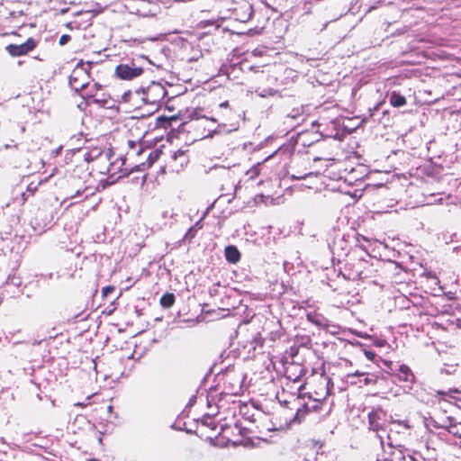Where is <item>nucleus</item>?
<instances>
[{"label":"nucleus","instance_id":"obj_1","mask_svg":"<svg viewBox=\"0 0 461 461\" xmlns=\"http://www.w3.org/2000/svg\"><path fill=\"white\" fill-rule=\"evenodd\" d=\"M323 380L325 382V387L321 393L315 392L316 397L311 393L298 395L290 394L289 399L283 401L291 411H296V415H298L300 420L303 419L305 414L319 411L322 405V400L330 393L329 384L330 379L324 377Z\"/></svg>","mask_w":461,"mask_h":461},{"label":"nucleus","instance_id":"obj_2","mask_svg":"<svg viewBox=\"0 0 461 461\" xmlns=\"http://www.w3.org/2000/svg\"><path fill=\"white\" fill-rule=\"evenodd\" d=\"M98 171L101 174L107 175L105 180H101L100 185L104 189L106 186L113 185L120 178L128 176L132 171H137L134 166H127L126 158L121 155L113 158V157L105 164L98 167Z\"/></svg>","mask_w":461,"mask_h":461},{"label":"nucleus","instance_id":"obj_3","mask_svg":"<svg viewBox=\"0 0 461 461\" xmlns=\"http://www.w3.org/2000/svg\"><path fill=\"white\" fill-rule=\"evenodd\" d=\"M276 399L279 402V406L275 410L273 413V417L271 422L273 427L267 428L268 430H280L287 428L292 421L301 422L298 415H296L295 411H291V409L283 402L284 400L289 399L285 397V393L283 391L282 393H276Z\"/></svg>","mask_w":461,"mask_h":461},{"label":"nucleus","instance_id":"obj_4","mask_svg":"<svg viewBox=\"0 0 461 461\" xmlns=\"http://www.w3.org/2000/svg\"><path fill=\"white\" fill-rule=\"evenodd\" d=\"M162 151L159 149H150L149 148L143 147L142 144L135 140H128V151L126 157L128 158H134L144 155L147 158L146 162H140V164L134 165L137 171L144 170L150 167L161 156Z\"/></svg>","mask_w":461,"mask_h":461},{"label":"nucleus","instance_id":"obj_5","mask_svg":"<svg viewBox=\"0 0 461 461\" xmlns=\"http://www.w3.org/2000/svg\"><path fill=\"white\" fill-rule=\"evenodd\" d=\"M167 83L152 81L146 87H140L141 103L158 107L167 97Z\"/></svg>","mask_w":461,"mask_h":461},{"label":"nucleus","instance_id":"obj_6","mask_svg":"<svg viewBox=\"0 0 461 461\" xmlns=\"http://www.w3.org/2000/svg\"><path fill=\"white\" fill-rule=\"evenodd\" d=\"M372 266L363 258H350L345 265L344 276L348 280H363L370 276Z\"/></svg>","mask_w":461,"mask_h":461},{"label":"nucleus","instance_id":"obj_7","mask_svg":"<svg viewBox=\"0 0 461 461\" xmlns=\"http://www.w3.org/2000/svg\"><path fill=\"white\" fill-rule=\"evenodd\" d=\"M93 62L80 60L69 77V86L76 92L89 88V70Z\"/></svg>","mask_w":461,"mask_h":461},{"label":"nucleus","instance_id":"obj_8","mask_svg":"<svg viewBox=\"0 0 461 461\" xmlns=\"http://www.w3.org/2000/svg\"><path fill=\"white\" fill-rule=\"evenodd\" d=\"M125 6L132 14H136L143 17H149L157 14L158 2V0H128Z\"/></svg>","mask_w":461,"mask_h":461},{"label":"nucleus","instance_id":"obj_9","mask_svg":"<svg viewBox=\"0 0 461 461\" xmlns=\"http://www.w3.org/2000/svg\"><path fill=\"white\" fill-rule=\"evenodd\" d=\"M224 393L230 395H238L242 392L244 375L241 372L227 370L222 375Z\"/></svg>","mask_w":461,"mask_h":461},{"label":"nucleus","instance_id":"obj_10","mask_svg":"<svg viewBox=\"0 0 461 461\" xmlns=\"http://www.w3.org/2000/svg\"><path fill=\"white\" fill-rule=\"evenodd\" d=\"M144 73V68L138 66L134 61L121 63L114 69V76L125 81H131L140 77Z\"/></svg>","mask_w":461,"mask_h":461},{"label":"nucleus","instance_id":"obj_11","mask_svg":"<svg viewBox=\"0 0 461 461\" xmlns=\"http://www.w3.org/2000/svg\"><path fill=\"white\" fill-rule=\"evenodd\" d=\"M75 176H71L70 185L72 187H76V190H71L70 194L67 197V199L75 200L74 203H79L85 199H87L89 196L95 194V191L98 187H94L91 185H86L84 182L83 185H79L77 183Z\"/></svg>","mask_w":461,"mask_h":461},{"label":"nucleus","instance_id":"obj_12","mask_svg":"<svg viewBox=\"0 0 461 461\" xmlns=\"http://www.w3.org/2000/svg\"><path fill=\"white\" fill-rule=\"evenodd\" d=\"M113 157H114L113 151L109 149L106 151H103L100 148L95 147L91 149L83 150V158L86 162H96V168L101 167L102 164H105L109 161Z\"/></svg>","mask_w":461,"mask_h":461},{"label":"nucleus","instance_id":"obj_13","mask_svg":"<svg viewBox=\"0 0 461 461\" xmlns=\"http://www.w3.org/2000/svg\"><path fill=\"white\" fill-rule=\"evenodd\" d=\"M385 416V411L381 408L372 410L368 413L369 429L377 433V437L380 438L381 444H383L384 441L383 437L379 435V432L384 430Z\"/></svg>","mask_w":461,"mask_h":461},{"label":"nucleus","instance_id":"obj_14","mask_svg":"<svg viewBox=\"0 0 461 461\" xmlns=\"http://www.w3.org/2000/svg\"><path fill=\"white\" fill-rule=\"evenodd\" d=\"M392 375L396 376L399 381L404 382L407 385L411 388V385L415 382V375L411 369L405 364H395L390 367Z\"/></svg>","mask_w":461,"mask_h":461},{"label":"nucleus","instance_id":"obj_15","mask_svg":"<svg viewBox=\"0 0 461 461\" xmlns=\"http://www.w3.org/2000/svg\"><path fill=\"white\" fill-rule=\"evenodd\" d=\"M38 44V41L33 38H28L27 41L22 44H9L6 46L7 52L13 57H20L26 55L33 50Z\"/></svg>","mask_w":461,"mask_h":461},{"label":"nucleus","instance_id":"obj_16","mask_svg":"<svg viewBox=\"0 0 461 461\" xmlns=\"http://www.w3.org/2000/svg\"><path fill=\"white\" fill-rule=\"evenodd\" d=\"M285 367V375L290 381L298 382L306 373V368L298 362L290 361L283 363Z\"/></svg>","mask_w":461,"mask_h":461},{"label":"nucleus","instance_id":"obj_17","mask_svg":"<svg viewBox=\"0 0 461 461\" xmlns=\"http://www.w3.org/2000/svg\"><path fill=\"white\" fill-rule=\"evenodd\" d=\"M188 162L189 159L186 152L184 150H177L171 156L169 167L173 172H179L188 164Z\"/></svg>","mask_w":461,"mask_h":461},{"label":"nucleus","instance_id":"obj_18","mask_svg":"<svg viewBox=\"0 0 461 461\" xmlns=\"http://www.w3.org/2000/svg\"><path fill=\"white\" fill-rule=\"evenodd\" d=\"M293 156V150L289 146L281 147L273 152L271 155L267 156L263 162L267 161L271 158H278L281 163H283L284 167H285L290 161Z\"/></svg>","mask_w":461,"mask_h":461},{"label":"nucleus","instance_id":"obj_19","mask_svg":"<svg viewBox=\"0 0 461 461\" xmlns=\"http://www.w3.org/2000/svg\"><path fill=\"white\" fill-rule=\"evenodd\" d=\"M101 89H102V86L98 83H95L92 86H89L88 89H85L86 92H85V94L82 95V96L87 100H92L93 103H95V104H101L104 106L107 103L106 100L98 98L96 96V93H95Z\"/></svg>","mask_w":461,"mask_h":461},{"label":"nucleus","instance_id":"obj_20","mask_svg":"<svg viewBox=\"0 0 461 461\" xmlns=\"http://www.w3.org/2000/svg\"><path fill=\"white\" fill-rule=\"evenodd\" d=\"M306 319L308 321L320 328H326L329 326V320L317 312H309L306 314Z\"/></svg>","mask_w":461,"mask_h":461},{"label":"nucleus","instance_id":"obj_21","mask_svg":"<svg viewBox=\"0 0 461 461\" xmlns=\"http://www.w3.org/2000/svg\"><path fill=\"white\" fill-rule=\"evenodd\" d=\"M122 100L124 103H130L132 105L139 106L140 101V88L135 90H128L122 95Z\"/></svg>","mask_w":461,"mask_h":461},{"label":"nucleus","instance_id":"obj_22","mask_svg":"<svg viewBox=\"0 0 461 461\" xmlns=\"http://www.w3.org/2000/svg\"><path fill=\"white\" fill-rule=\"evenodd\" d=\"M427 426H432L433 428H436V429L441 428V429H447L448 428L455 427L454 419L452 417L448 416V417H446L445 419H443L441 421H439L434 418H429L427 420Z\"/></svg>","mask_w":461,"mask_h":461},{"label":"nucleus","instance_id":"obj_23","mask_svg":"<svg viewBox=\"0 0 461 461\" xmlns=\"http://www.w3.org/2000/svg\"><path fill=\"white\" fill-rule=\"evenodd\" d=\"M224 255L226 260L231 264H236L240 259V252L237 247L233 245H229L225 248Z\"/></svg>","mask_w":461,"mask_h":461},{"label":"nucleus","instance_id":"obj_24","mask_svg":"<svg viewBox=\"0 0 461 461\" xmlns=\"http://www.w3.org/2000/svg\"><path fill=\"white\" fill-rule=\"evenodd\" d=\"M294 343L298 346L299 348L300 347H303V348H309L312 347V338L311 336L307 335V334H296L294 338Z\"/></svg>","mask_w":461,"mask_h":461},{"label":"nucleus","instance_id":"obj_25","mask_svg":"<svg viewBox=\"0 0 461 461\" xmlns=\"http://www.w3.org/2000/svg\"><path fill=\"white\" fill-rule=\"evenodd\" d=\"M298 352H299V347L294 343L291 347H289L285 350V352L282 357L283 363L294 361V357L298 355Z\"/></svg>","mask_w":461,"mask_h":461},{"label":"nucleus","instance_id":"obj_26","mask_svg":"<svg viewBox=\"0 0 461 461\" xmlns=\"http://www.w3.org/2000/svg\"><path fill=\"white\" fill-rule=\"evenodd\" d=\"M390 104L393 107H401L406 104V98L399 93L393 92L390 95Z\"/></svg>","mask_w":461,"mask_h":461},{"label":"nucleus","instance_id":"obj_27","mask_svg":"<svg viewBox=\"0 0 461 461\" xmlns=\"http://www.w3.org/2000/svg\"><path fill=\"white\" fill-rule=\"evenodd\" d=\"M255 93L260 96V97H268V96H274L277 91L272 87H266V88H261V87H257L255 89Z\"/></svg>","mask_w":461,"mask_h":461},{"label":"nucleus","instance_id":"obj_28","mask_svg":"<svg viewBox=\"0 0 461 461\" xmlns=\"http://www.w3.org/2000/svg\"><path fill=\"white\" fill-rule=\"evenodd\" d=\"M175 303V295L173 294H165L160 298V304L164 308H170Z\"/></svg>","mask_w":461,"mask_h":461},{"label":"nucleus","instance_id":"obj_29","mask_svg":"<svg viewBox=\"0 0 461 461\" xmlns=\"http://www.w3.org/2000/svg\"><path fill=\"white\" fill-rule=\"evenodd\" d=\"M249 70L254 71L257 74V81H264L269 78V75L260 69V67L250 66Z\"/></svg>","mask_w":461,"mask_h":461},{"label":"nucleus","instance_id":"obj_30","mask_svg":"<svg viewBox=\"0 0 461 461\" xmlns=\"http://www.w3.org/2000/svg\"><path fill=\"white\" fill-rule=\"evenodd\" d=\"M376 461H408L407 457L401 452H393L390 457H386L383 460L377 459Z\"/></svg>","mask_w":461,"mask_h":461},{"label":"nucleus","instance_id":"obj_31","mask_svg":"<svg viewBox=\"0 0 461 461\" xmlns=\"http://www.w3.org/2000/svg\"><path fill=\"white\" fill-rule=\"evenodd\" d=\"M263 162H258L256 165H254L253 167H251L248 171H247V176H249V178L253 179L255 177H257L259 173H260V167L262 165Z\"/></svg>","mask_w":461,"mask_h":461},{"label":"nucleus","instance_id":"obj_32","mask_svg":"<svg viewBox=\"0 0 461 461\" xmlns=\"http://www.w3.org/2000/svg\"><path fill=\"white\" fill-rule=\"evenodd\" d=\"M237 130V127H233L232 129L226 130V124L225 123H220L218 124L217 128L212 131L213 134H219L223 131L230 132L232 131Z\"/></svg>","mask_w":461,"mask_h":461},{"label":"nucleus","instance_id":"obj_33","mask_svg":"<svg viewBox=\"0 0 461 461\" xmlns=\"http://www.w3.org/2000/svg\"><path fill=\"white\" fill-rule=\"evenodd\" d=\"M7 283L12 284L14 286H20L22 285V280L19 276H9L7 278Z\"/></svg>","mask_w":461,"mask_h":461},{"label":"nucleus","instance_id":"obj_34","mask_svg":"<svg viewBox=\"0 0 461 461\" xmlns=\"http://www.w3.org/2000/svg\"><path fill=\"white\" fill-rule=\"evenodd\" d=\"M216 413H217L216 411H212L210 413L204 414L203 417V423L206 424V425H212V419L213 416L216 415Z\"/></svg>","mask_w":461,"mask_h":461},{"label":"nucleus","instance_id":"obj_35","mask_svg":"<svg viewBox=\"0 0 461 461\" xmlns=\"http://www.w3.org/2000/svg\"><path fill=\"white\" fill-rule=\"evenodd\" d=\"M195 234H196L195 227H191L186 231V233L185 235V239L191 240L192 239L194 238Z\"/></svg>","mask_w":461,"mask_h":461},{"label":"nucleus","instance_id":"obj_36","mask_svg":"<svg viewBox=\"0 0 461 461\" xmlns=\"http://www.w3.org/2000/svg\"><path fill=\"white\" fill-rule=\"evenodd\" d=\"M114 291V286L108 285L103 288L102 294L104 296H107L109 294Z\"/></svg>","mask_w":461,"mask_h":461},{"label":"nucleus","instance_id":"obj_37","mask_svg":"<svg viewBox=\"0 0 461 461\" xmlns=\"http://www.w3.org/2000/svg\"><path fill=\"white\" fill-rule=\"evenodd\" d=\"M70 41V36L68 35V34H63L60 38H59V44L61 46L67 44L68 41Z\"/></svg>","mask_w":461,"mask_h":461},{"label":"nucleus","instance_id":"obj_38","mask_svg":"<svg viewBox=\"0 0 461 461\" xmlns=\"http://www.w3.org/2000/svg\"><path fill=\"white\" fill-rule=\"evenodd\" d=\"M312 172H308V173H304V174H299V175H294V174H293V175H292V178H293V179H298V180H300V179H303V178H305L306 176H312Z\"/></svg>","mask_w":461,"mask_h":461},{"label":"nucleus","instance_id":"obj_39","mask_svg":"<svg viewBox=\"0 0 461 461\" xmlns=\"http://www.w3.org/2000/svg\"><path fill=\"white\" fill-rule=\"evenodd\" d=\"M242 7L245 8L247 11H249V14H246V17L240 18V21L244 22L245 19H249L252 14H251V6L249 5L244 4Z\"/></svg>","mask_w":461,"mask_h":461},{"label":"nucleus","instance_id":"obj_40","mask_svg":"<svg viewBox=\"0 0 461 461\" xmlns=\"http://www.w3.org/2000/svg\"><path fill=\"white\" fill-rule=\"evenodd\" d=\"M454 425L455 427H451V428H448L447 429V430L453 434L454 436L457 437L459 438V436H461V434H459V432H457L456 430H455V429L456 428V424L454 422Z\"/></svg>","mask_w":461,"mask_h":461},{"label":"nucleus","instance_id":"obj_41","mask_svg":"<svg viewBox=\"0 0 461 461\" xmlns=\"http://www.w3.org/2000/svg\"><path fill=\"white\" fill-rule=\"evenodd\" d=\"M365 373H361V372H355V373H352V374H348V377H355V376H361V375H364Z\"/></svg>","mask_w":461,"mask_h":461},{"label":"nucleus","instance_id":"obj_42","mask_svg":"<svg viewBox=\"0 0 461 461\" xmlns=\"http://www.w3.org/2000/svg\"><path fill=\"white\" fill-rule=\"evenodd\" d=\"M221 108H228L230 106L229 101H224L219 104Z\"/></svg>","mask_w":461,"mask_h":461},{"label":"nucleus","instance_id":"obj_43","mask_svg":"<svg viewBox=\"0 0 461 461\" xmlns=\"http://www.w3.org/2000/svg\"><path fill=\"white\" fill-rule=\"evenodd\" d=\"M193 227H195V231H197L199 229H202L201 221H196Z\"/></svg>","mask_w":461,"mask_h":461},{"label":"nucleus","instance_id":"obj_44","mask_svg":"<svg viewBox=\"0 0 461 461\" xmlns=\"http://www.w3.org/2000/svg\"><path fill=\"white\" fill-rule=\"evenodd\" d=\"M366 356L367 357V358L372 359L374 357L375 354L370 351H366Z\"/></svg>","mask_w":461,"mask_h":461},{"label":"nucleus","instance_id":"obj_45","mask_svg":"<svg viewBox=\"0 0 461 461\" xmlns=\"http://www.w3.org/2000/svg\"><path fill=\"white\" fill-rule=\"evenodd\" d=\"M191 118H195V119H199L200 116L197 114V112H194V114L191 115Z\"/></svg>","mask_w":461,"mask_h":461},{"label":"nucleus","instance_id":"obj_46","mask_svg":"<svg viewBox=\"0 0 461 461\" xmlns=\"http://www.w3.org/2000/svg\"><path fill=\"white\" fill-rule=\"evenodd\" d=\"M35 189L36 187H32V184L28 186V191L30 192H34Z\"/></svg>","mask_w":461,"mask_h":461},{"label":"nucleus","instance_id":"obj_47","mask_svg":"<svg viewBox=\"0 0 461 461\" xmlns=\"http://www.w3.org/2000/svg\"><path fill=\"white\" fill-rule=\"evenodd\" d=\"M354 334H356L357 336H358L360 338H365V336H363L361 332H354Z\"/></svg>","mask_w":461,"mask_h":461},{"label":"nucleus","instance_id":"obj_48","mask_svg":"<svg viewBox=\"0 0 461 461\" xmlns=\"http://www.w3.org/2000/svg\"><path fill=\"white\" fill-rule=\"evenodd\" d=\"M206 119H207V120H210V121H212V122H217V120H216L215 118H212V117H211V118H206Z\"/></svg>","mask_w":461,"mask_h":461},{"label":"nucleus","instance_id":"obj_49","mask_svg":"<svg viewBox=\"0 0 461 461\" xmlns=\"http://www.w3.org/2000/svg\"><path fill=\"white\" fill-rule=\"evenodd\" d=\"M207 405L209 408L212 407V402L209 399H207Z\"/></svg>","mask_w":461,"mask_h":461},{"label":"nucleus","instance_id":"obj_50","mask_svg":"<svg viewBox=\"0 0 461 461\" xmlns=\"http://www.w3.org/2000/svg\"><path fill=\"white\" fill-rule=\"evenodd\" d=\"M10 147H11V146H10V145H8V144L5 145V149H9Z\"/></svg>","mask_w":461,"mask_h":461},{"label":"nucleus","instance_id":"obj_51","mask_svg":"<svg viewBox=\"0 0 461 461\" xmlns=\"http://www.w3.org/2000/svg\"><path fill=\"white\" fill-rule=\"evenodd\" d=\"M88 461H99V460L92 458V459H89Z\"/></svg>","mask_w":461,"mask_h":461},{"label":"nucleus","instance_id":"obj_52","mask_svg":"<svg viewBox=\"0 0 461 461\" xmlns=\"http://www.w3.org/2000/svg\"><path fill=\"white\" fill-rule=\"evenodd\" d=\"M408 459L413 461V458L411 456H408Z\"/></svg>","mask_w":461,"mask_h":461},{"label":"nucleus","instance_id":"obj_53","mask_svg":"<svg viewBox=\"0 0 461 461\" xmlns=\"http://www.w3.org/2000/svg\"><path fill=\"white\" fill-rule=\"evenodd\" d=\"M369 112H370V116H372L373 115L372 109H369Z\"/></svg>","mask_w":461,"mask_h":461},{"label":"nucleus","instance_id":"obj_54","mask_svg":"<svg viewBox=\"0 0 461 461\" xmlns=\"http://www.w3.org/2000/svg\"><path fill=\"white\" fill-rule=\"evenodd\" d=\"M2 303V298L0 297V303Z\"/></svg>","mask_w":461,"mask_h":461}]
</instances>
